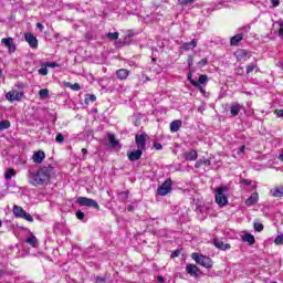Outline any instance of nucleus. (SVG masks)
Here are the masks:
<instances>
[{
	"instance_id": "58",
	"label": "nucleus",
	"mask_w": 283,
	"mask_h": 283,
	"mask_svg": "<svg viewBox=\"0 0 283 283\" xmlns=\"http://www.w3.org/2000/svg\"><path fill=\"white\" fill-rule=\"evenodd\" d=\"M126 34L130 36V39H134V36H136V33H134V31L132 30H129Z\"/></svg>"
},
{
	"instance_id": "40",
	"label": "nucleus",
	"mask_w": 283,
	"mask_h": 283,
	"mask_svg": "<svg viewBox=\"0 0 283 283\" xmlns=\"http://www.w3.org/2000/svg\"><path fill=\"white\" fill-rule=\"evenodd\" d=\"M276 25H279V36L282 39L283 38V21H277L275 22Z\"/></svg>"
},
{
	"instance_id": "20",
	"label": "nucleus",
	"mask_w": 283,
	"mask_h": 283,
	"mask_svg": "<svg viewBox=\"0 0 283 283\" xmlns=\"http://www.w3.org/2000/svg\"><path fill=\"white\" fill-rule=\"evenodd\" d=\"M242 242H248V244L250 247H252V244H255V237L251 233H245L241 237Z\"/></svg>"
},
{
	"instance_id": "10",
	"label": "nucleus",
	"mask_w": 283,
	"mask_h": 283,
	"mask_svg": "<svg viewBox=\"0 0 283 283\" xmlns=\"http://www.w3.org/2000/svg\"><path fill=\"white\" fill-rule=\"evenodd\" d=\"M24 39L29 43L30 48H39V40H36V36H34V34L25 33Z\"/></svg>"
},
{
	"instance_id": "50",
	"label": "nucleus",
	"mask_w": 283,
	"mask_h": 283,
	"mask_svg": "<svg viewBox=\"0 0 283 283\" xmlns=\"http://www.w3.org/2000/svg\"><path fill=\"white\" fill-rule=\"evenodd\" d=\"M46 64L48 67H59V63L56 62H44Z\"/></svg>"
},
{
	"instance_id": "30",
	"label": "nucleus",
	"mask_w": 283,
	"mask_h": 283,
	"mask_svg": "<svg viewBox=\"0 0 283 283\" xmlns=\"http://www.w3.org/2000/svg\"><path fill=\"white\" fill-rule=\"evenodd\" d=\"M128 198H129V191H122L117 196V200L119 202H127Z\"/></svg>"
},
{
	"instance_id": "33",
	"label": "nucleus",
	"mask_w": 283,
	"mask_h": 283,
	"mask_svg": "<svg viewBox=\"0 0 283 283\" xmlns=\"http://www.w3.org/2000/svg\"><path fill=\"white\" fill-rule=\"evenodd\" d=\"M118 36H120V33H118V32L106 33V39H108V41H118Z\"/></svg>"
},
{
	"instance_id": "16",
	"label": "nucleus",
	"mask_w": 283,
	"mask_h": 283,
	"mask_svg": "<svg viewBox=\"0 0 283 283\" xmlns=\"http://www.w3.org/2000/svg\"><path fill=\"white\" fill-rule=\"evenodd\" d=\"M249 32H251V24H245L238 29V34L241 35L242 39H248Z\"/></svg>"
},
{
	"instance_id": "42",
	"label": "nucleus",
	"mask_w": 283,
	"mask_h": 283,
	"mask_svg": "<svg viewBox=\"0 0 283 283\" xmlns=\"http://www.w3.org/2000/svg\"><path fill=\"white\" fill-rule=\"evenodd\" d=\"M23 220H27V222H34V218L31 217L30 213L24 212V214L22 216Z\"/></svg>"
},
{
	"instance_id": "41",
	"label": "nucleus",
	"mask_w": 283,
	"mask_h": 283,
	"mask_svg": "<svg viewBox=\"0 0 283 283\" xmlns=\"http://www.w3.org/2000/svg\"><path fill=\"white\" fill-rule=\"evenodd\" d=\"M66 85L67 87H71V90H73L74 92H78V90H81V84L78 83H75V84L67 83Z\"/></svg>"
},
{
	"instance_id": "53",
	"label": "nucleus",
	"mask_w": 283,
	"mask_h": 283,
	"mask_svg": "<svg viewBox=\"0 0 283 283\" xmlns=\"http://www.w3.org/2000/svg\"><path fill=\"white\" fill-rule=\"evenodd\" d=\"M154 147H155V149H157V151H160L163 149V144L154 143Z\"/></svg>"
},
{
	"instance_id": "3",
	"label": "nucleus",
	"mask_w": 283,
	"mask_h": 283,
	"mask_svg": "<svg viewBox=\"0 0 283 283\" xmlns=\"http://www.w3.org/2000/svg\"><path fill=\"white\" fill-rule=\"evenodd\" d=\"M191 258L197 262V264H200L205 269H211L213 266V261L207 255L192 253Z\"/></svg>"
},
{
	"instance_id": "47",
	"label": "nucleus",
	"mask_w": 283,
	"mask_h": 283,
	"mask_svg": "<svg viewBox=\"0 0 283 283\" xmlns=\"http://www.w3.org/2000/svg\"><path fill=\"white\" fill-rule=\"evenodd\" d=\"M76 218L77 220H84L85 219V213L81 210L76 211Z\"/></svg>"
},
{
	"instance_id": "12",
	"label": "nucleus",
	"mask_w": 283,
	"mask_h": 283,
	"mask_svg": "<svg viewBox=\"0 0 283 283\" xmlns=\"http://www.w3.org/2000/svg\"><path fill=\"white\" fill-rule=\"evenodd\" d=\"M260 201V195L258 192H253L244 202L245 207H253V205H258Z\"/></svg>"
},
{
	"instance_id": "11",
	"label": "nucleus",
	"mask_w": 283,
	"mask_h": 283,
	"mask_svg": "<svg viewBox=\"0 0 283 283\" xmlns=\"http://www.w3.org/2000/svg\"><path fill=\"white\" fill-rule=\"evenodd\" d=\"M127 156L130 163H136V160H140V158H143V149L137 148V150L128 153Z\"/></svg>"
},
{
	"instance_id": "22",
	"label": "nucleus",
	"mask_w": 283,
	"mask_h": 283,
	"mask_svg": "<svg viewBox=\"0 0 283 283\" xmlns=\"http://www.w3.org/2000/svg\"><path fill=\"white\" fill-rule=\"evenodd\" d=\"M116 76L119 78V81H125L127 80V76H129V70L120 69L116 71Z\"/></svg>"
},
{
	"instance_id": "21",
	"label": "nucleus",
	"mask_w": 283,
	"mask_h": 283,
	"mask_svg": "<svg viewBox=\"0 0 283 283\" xmlns=\"http://www.w3.org/2000/svg\"><path fill=\"white\" fill-rule=\"evenodd\" d=\"M44 159L45 153L43 150H39L33 155V163H38L40 165V163H43Z\"/></svg>"
},
{
	"instance_id": "34",
	"label": "nucleus",
	"mask_w": 283,
	"mask_h": 283,
	"mask_svg": "<svg viewBox=\"0 0 283 283\" xmlns=\"http://www.w3.org/2000/svg\"><path fill=\"white\" fill-rule=\"evenodd\" d=\"M196 0H177V3L181 6V8H187V6H193Z\"/></svg>"
},
{
	"instance_id": "1",
	"label": "nucleus",
	"mask_w": 283,
	"mask_h": 283,
	"mask_svg": "<svg viewBox=\"0 0 283 283\" xmlns=\"http://www.w3.org/2000/svg\"><path fill=\"white\" fill-rule=\"evenodd\" d=\"M52 176H54V167L52 166H44L35 172L29 171L28 174L29 182L34 187L50 182Z\"/></svg>"
},
{
	"instance_id": "44",
	"label": "nucleus",
	"mask_w": 283,
	"mask_h": 283,
	"mask_svg": "<svg viewBox=\"0 0 283 283\" xmlns=\"http://www.w3.org/2000/svg\"><path fill=\"white\" fill-rule=\"evenodd\" d=\"M207 63H209V60H207V57H203L201 59L199 62H198V67H205L207 65Z\"/></svg>"
},
{
	"instance_id": "46",
	"label": "nucleus",
	"mask_w": 283,
	"mask_h": 283,
	"mask_svg": "<svg viewBox=\"0 0 283 283\" xmlns=\"http://www.w3.org/2000/svg\"><path fill=\"white\" fill-rule=\"evenodd\" d=\"M55 142L56 143H64L65 142V137L63 136V134H57L55 137Z\"/></svg>"
},
{
	"instance_id": "36",
	"label": "nucleus",
	"mask_w": 283,
	"mask_h": 283,
	"mask_svg": "<svg viewBox=\"0 0 283 283\" xmlns=\"http://www.w3.org/2000/svg\"><path fill=\"white\" fill-rule=\"evenodd\" d=\"M3 129H10V120L0 122V132H3Z\"/></svg>"
},
{
	"instance_id": "56",
	"label": "nucleus",
	"mask_w": 283,
	"mask_h": 283,
	"mask_svg": "<svg viewBox=\"0 0 283 283\" xmlns=\"http://www.w3.org/2000/svg\"><path fill=\"white\" fill-rule=\"evenodd\" d=\"M244 151H247V146L243 145L240 147V150H238V154H244Z\"/></svg>"
},
{
	"instance_id": "15",
	"label": "nucleus",
	"mask_w": 283,
	"mask_h": 283,
	"mask_svg": "<svg viewBox=\"0 0 283 283\" xmlns=\"http://www.w3.org/2000/svg\"><path fill=\"white\" fill-rule=\"evenodd\" d=\"M242 105L238 102H234L230 105V114L231 116L235 117L240 112H242Z\"/></svg>"
},
{
	"instance_id": "48",
	"label": "nucleus",
	"mask_w": 283,
	"mask_h": 283,
	"mask_svg": "<svg viewBox=\"0 0 283 283\" xmlns=\"http://www.w3.org/2000/svg\"><path fill=\"white\" fill-rule=\"evenodd\" d=\"M133 40H134L133 38H130V36H128V35L126 34L125 38H124V43H125L126 45H130Z\"/></svg>"
},
{
	"instance_id": "2",
	"label": "nucleus",
	"mask_w": 283,
	"mask_h": 283,
	"mask_svg": "<svg viewBox=\"0 0 283 283\" xmlns=\"http://www.w3.org/2000/svg\"><path fill=\"white\" fill-rule=\"evenodd\" d=\"M229 191V187L221 186L214 191V200L219 207H227L229 205V197L227 192Z\"/></svg>"
},
{
	"instance_id": "64",
	"label": "nucleus",
	"mask_w": 283,
	"mask_h": 283,
	"mask_svg": "<svg viewBox=\"0 0 283 283\" xmlns=\"http://www.w3.org/2000/svg\"><path fill=\"white\" fill-rule=\"evenodd\" d=\"M277 66L281 67V70H283V62H279Z\"/></svg>"
},
{
	"instance_id": "52",
	"label": "nucleus",
	"mask_w": 283,
	"mask_h": 283,
	"mask_svg": "<svg viewBox=\"0 0 283 283\" xmlns=\"http://www.w3.org/2000/svg\"><path fill=\"white\" fill-rule=\"evenodd\" d=\"M272 8H277L280 6V0H270Z\"/></svg>"
},
{
	"instance_id": "18",
	"label": "nucleus",
	"mask_w": 283,
	"mask_h": 283,
	"mask_svg": "<svg viewBox=\"0 0 283 283\" xmlns=\"http://www.w3.org/2000/svg\"><path fill=\"white\" fill-rule=\"evenodd\" d=\"M180 127H182V120L175 119L170 123V132L171 134H176L177 132H180Z\"/></svg>"
},
{
	"instance_id": "5",
	"label": "nucleus",
	"mask_w": 283,
	"mask_h": 283,
	"mask_svg": "<svg viewBox=\"0 0 283 283\" xmlns=\"http://www.w3.org/2000/svg\"><path fill=\"white\" fill-rule=\"evenodd\" d=\"M147 138H149L147 133L135 135V145L137 146V149H142L143 151L147 149Z\"/></svg>"
},
{
	"instance_id": "23",
	"label": "nucleus",
	"mask_w": 283,
	"mask_h": 283,
	"mask_svg": "<svg viewBox=\"0 0 283 283\" xmlns=\"http://www.w3.org/2000/svg\"><path fill=\"white\" fill-rule=\"evenodd\" d=\"M108 143L113 149L116 147H120V142L116 139V136L114 134H108Z\"/></svg>"
},
{
	"instance_id": "59",
	"label": "nucleus",
	"mask_w": 283,
	"mask_h": 283,
	"mask_svg": "<svg viewBox=\"0 0 283 283\" xmlns=\"http://www.w3.org/2000/svg\"><path fill=\"white\" fill-rule=\"evenodd\" d=\"M276 116H277L279 118H283V109H279V111L276 112Z\"/></svg>"
},
{
	"instance_id": "25",
	"label": "nucleus",
	"mask_w": 283,
	"mask_h": 283,
	"mask_svg": "<svg viewBox=\"0 0 283 283\" xmlns=\"http://www.w3.org/2000/svg\"><path fill=\"white\" fill-rule=\"evenodd\" d=\"M241 41H244V38H242L241 35H239V33L238 34H235L234 36H232L231 39H230V45H232V46H238V45H240V42Z\"/></svg>"
},
{
	"instance_id": "31",
	"label": "nucleus",
	"mask_w": 283,
	"mask_h": 283,
	"mask_svg": "<svg viewBox=\"0 0 283 283\" xmlns=\"http://www.w3.org/2000/svg\"><path fill=\"white\" fill-rule=\"evenodd\" d=\"M49 72L50 71L48 70L45 62L42 63L41 67L38 70V74H40V76H48Z\"/></svg>"
},
{
	"instance_id": "35",
	"label": "nucleus",
	"mask_w": 283,
	"mask_h": 283,
	"mask_svg": "<svg viewBox=\"0 0 283 283\" xmlns=\"http://www.w3.org/2000/svg\"><path fill=\"white\" fill-rule=\"evenodd\" d=\"M95 101H96V95L87 94L84 99V103L85 105H90V103H94Z\"/></svg>"
},
{
	"instance_id": "45",
	"label": "nucleus",
	"mask_w": 283,
	"mask_h": 283,
	"mask_svg": "<svg viewBox=\"0 0 283 283\" xmlns=\"http://www.w3.org/2000/svg\"><path fill=\"white\" fill-rule=\"evenodd\" d=\"M274 243H275L276 245L283 244V234H279V235L275 238Z\"/></svg>"
},
{
	"instance_id": "28",
	"label": "nucleus",
	"mask_w": 283,
	"mask_h": 283,
	"mask_svg": "<svg viewBox=\"0 0 283 283\" xmlns=\"http://www.w3.org/2000/svg\"><path fill=\"white\" fill-rule=\"evenodd\" d=\"M24 213H25V210H23L21 206H13V214L15 216V218H22Z\"/></svg>"
},
{
	"instance_id": "27",
	"label": "nucleus",
	"mask_w": 283,
	"mask_h": 283,
	"mask_svg": "<svg viewBox=\"0 0 283 283\" xmlns=\"http://www.w3.org/2000/svg\"><path fill=\"white\" fill-rule=\"evenodd\" d=\"M197 46H198V40L193 39L190 42L184 43L182 49L184 50H193V48H197Z\"/></svg>"
},
{
	"instance_id": "19",
	"label": "nucleus",
	"mask_w": 283,
	"mask_h": 283,
	"mask_svg": "<svg viewBox=\"0 0 283 283\" xmlns=\"http://www.w3.org/2000/svg\"><path fill=\"white\" fill-rule=\"evenodd\" d=\"M237 57L239 61H249V59H251V53L247 50H240L237 53Z\"/></svg>"
},
{
	"instance_id": "54",
	"label": "nucleus",
	"mask_w": 283,
	"mask_h": 283,
	"mask_svg": "<svg viewBox=\"0 0 283 283\" xmlns=\"http://www.w3.org/2000/svg\"><path fill=\"white\" fill-rule=\"evenodd\" d=\"M180 255V250H175L172 253H171V255H170V258H178Z\"/></svg>"
},
{
	"instance_id": "17",
	"label": "nucleus",
	"mask_w": 283,
	"mask_h": 283,
	"mask_svg": "<svg viewBox=\"0 0 283 283\" xmlns=\"http://www.w3.org/2000/svg\"><path fill=\"white\" fill-rule=\"evenodd\" d=\"M240 185H243L244 187H250L248 191H255V189H258V185H255V182L250 179H241Z\"/></svg>"
},
{
	"instance_id": "7",
	"label": "nucleus",
	"mask_w": 283,
	"mask_h": 283,
	"mask_svg": "<svg viewBox=\"0 0 283 283\" xmlns=\"http://www.w3.org/2000/svg\"><path fill=\"white\" fill-rule=\"evenodd\" d=\"M2 45L8 49L9 54H14L17 52V44H14V39L3 38L1 40Z\"/></svg>"
},
{
	"instance_id": "29",
	"label": "nucleus",
	"mask_w": 283,
	"mask_h": 283,
	"mask_svg": "<svg viewBox=\"0 0 283 283\" xmlns=\"http://www.w3.org/2000/svg\"><path fill=\"white\" fill-rule=\"evenodd\" d=\"M253 70H256V72H260V69L258 67V62H256V61L250 63V64L245 67L247 74H251V72H253Z\"/></svg>"
},
{
	"instance_id": "32",
	"label": "nucleus",
	"mask_w": 283,
	"mask_h": 283,
	"mask_svg": "<svg viewBox=\"0 0 283 283\" xmlns=\"http://www.w3.org/2000/svg\"><path fill=\"white\" fill-rule=\"evenodd\" d=\"M12 176H17V171L12 168H9L4 172L6 180H12Z\"/></svg>"
},
{
	"instance_id": "13",
	"label": "nucleus",
	"mask_w": 283,
	"mask_h": 283,
	"mask_svg": "<svg viewBox=\"0 0 283 283\" xmlns=\"http://www.w3.org/2000/svg\"><path fill=\"white\" fill-rule=\"evenodd\" d=\"M213 244L220 251H229V249H231V244L224 243V241H222L220 239H214Z\"/></svg>"
},
{
	"instance_id": "57",
	"label": "nucleus",
	"mask_w": 283,
	"mask_h": 283,
	"mask_svg": "<svg viewBox=\"0 0 283 283\" xmlns=\"http://www.w3.org/2000/svg\"><path fill=\"white\" fill-rule=\"evenodd\" d=\"M36 28H38V30H39L40 32H43V29H44L45 27H43L42 23L38 22V23H36Z\"/></svg>"
},
{
	"instance_id": "49",
	"label": "nucleus",
	"mask_w": 283,
	"mask_h": 283,
	"mask_svg": "<svg viewBox=\"0 0 283 283\" xmlns=\"http://www.w3.org/2000/svg\"><path fill=\"white\" fill-rule=\"evenodd\" d=\"M106 282H107V280L103 276H96L95 277V283H106Z\"/></svg>"
},
{
	"instance_id": "37",
	"label": "nucleus",
	"mask_w": 283,
	"mask_h": 283,
	"mask_svg": "<svg viewBox=\"0 0 283 283\" xmlns=\"http://www.w3.org/2000/svg\"><path fill=\"white\" fill-rule=\"evenodd\" d=\"M207 81H209V77L207 75H200L199 80L197 81L198 86L195 87H200V85H203V83H207Z\"/></svg>"
},
{
	"instance_id": "62",
	"label": "nucleus",
	"mask_w": 283,
	"mask_h": 283,
	"mask_svg": "<svg viewBox=\"0 0 283 283\" xmlns=\"http://www.w3.org/2000/svg\"><path fill=\"white\" fill-rule=\"evenodd\" d=\"M237 74H240V76H242V74H244V69H237Z\"/></svg>"
},
{
	"instance_id": "6",
	"label": "nucleus",
	"mask_w": 283,
	"mask_h": 283,
	"mask_svg": "<svg viewBox=\"0 0 283 283\" xmlns=\"http://www.w3.org/2000/svg\"><path fill=\"white\" fill-rule=\"evenodd\" d=\"M77 205H80V207H93V209L97 210L101 209V206L98 202H96V200L90 199L87 197H78Z\"/></svg>"
},
{
	"instance_id": "63",
	"label": "nucleus",
	"mask_w": 283,
	"mask_h": 283,
	"mask_svg": "<svg viewBox=\"0 0 283 283\" xmlns=\"http://www.w3.org/2000/svg\"><path fill=\"white\" fill-rule=\"evenodd\" d=\"M127 211H129V212L134 211V206L129 205V206L127 207Z\"/></svg>"
},
{
	"instance_id": "61",
	"label": "nucleus",
	"mask_w": 283,
	"mask_h": 283,
	"mask_svg": "<svg viewBox=\"0 0 283 283\" xmlns=\"http://www.w3.org/2000/svg\"><path fill=\"white\" fill-rule=\"evenodd\" d=\"M157 282L159 283H165V277L164 276H157Z\"/></svg>"
},
{
	"instance_id": "60",
	"label": "nucleus",
	"mask_w": 283,
	"mask_h": 283,
	"mask_svg": "<svg viewBox=\"0 0 283 283\" xmlns=\"http://www.w3.org/2000/svg\"><path fill=\"white\" fill-rule=\"evenodd\" d=\"M202 165H211V160L209 159H201Z\"/></svg>"
},
{
	"instance_id": "55",
	"label": "nucleus",
	"mask_w": 283,
	"mask_h": 283,
	"mask_svg": "<svg viewBox=\"0 0 283 283\" xmlns=\"http://www.w3.org/2000/svg\"><path fill=\"white\" fill-rule=\"evenodd\" d=\"M200 167H202V160L196 161L195 168H196V169H200Z\"/></svg>"
},
{
	"instance_id": "51",
	"label": "nucleus",
	"mask_w": 283,
	"mask_h": 283,
	"mask_svg": "<svg viewBox=\"0 0 283 283\" xmlns=\"http://www.w3.org/2000/svg\"><path fill=\"white\" fill-rule=\"evenodd\" d=\"M115 45H116V48H125V45H127V44L125 43V40H123V41H116Z\"/></svg>"
},
{
	"instance_id": "9",
	"label": "nucleus",
	"mask_w": 283,
	"mask_h": 283,
	"mask_svg": "<svg viewBox=\"0 0 283 283\" xmlns=\"http://www.w3.org/2000/svg\"><path fill=\"white\" fill-rule=\"evenodd\" d=\"M182 158L188 161L198 160V151L196 149H189L182 154Z\"/></svg>"
},
{
	"instance_id": "24",
	"label": "nucleus",
	"mask_w": 283,
	"mask_h": 283,
	"mask_svg": "<svg viewBox=\"0 0 283 283\" xmlns=\"http://www.w3.org/2000/svg\"><path fill=\"white\" fill-rule=\"evenodd\" d=\"M271 196L273 198H282L283 197V187L273 188L270 190Z\"/></svg>"
},
{
	"instance_id": "26",
	"label": "nucleus",
	"mask_w": 283,
	"mask_h": 283,
	"mask_svg": "<svg viewBox=\"0 0 283 283\" xmlns=\"http://www.w3.org/2000/svg\"><path fill=\"white\" fill-rule=\"evenodd\" d=\"M25 242L27 244H30V247H33V249H36V247H39V240L34 235L27 238Z\"/></svg>"
},
{
	"instance_id": "4",
	"label": "nucleus",
	"mask_w": 283,
	"mask_h": 283,
	"mask_svg": "<svg viewBox=\"0 0 283 283\" xmlns=\"http://www.w3.org/2000/svg\"><path fill=\"white\" fill-rule=\"evenodd\" d=\"M174 186V181L171 179H166L158 188L157 196H167L171 193V187Z\"/></svg>"
},
{
	"instance_id": "43",
	"label": "nucleus",
	"mask_w": 283,
	"mask_h": 283,
	"mask_svg": "<svg viewBox=\"0 0 283 283\" xmlns=\"http://www.w3.org/2000/svg\"><path fill=\"white\" fill-rule=\"evenodd\" d=\"M254 231H258V233H260L261 231H264V224L254 223Z\"/></svg>"
},
{
	"instance_id": "39",
	"label": "nucleus",
	"mask_w": 283,
	"mask_h": 283,
	"mask_svg": "<svg viewBox=\"0 0 283 283\" xmlns=\"http://www.w3.org/2000/svg\"><path fill=\"white\" fill-rule=\"evenodd\" d=\"M39 96L42 98H48L50 96V90L48 88H42L39 91Z\"/></svg>"
},
{
	"instance_id": "38",
	"label": "nucleus",
	"mask_w": 283,
	"mask_h": 283,
	"mask_svg": "<svg viewBox=\"0 0 283 283\" xmlns=\"http://www.w3.org/2000/svg\"><path fill=\"white\" fill-rule=\"evenodd\" d=\"M188 81L193 87H198L199 84L193 80V73L191 71L188 73Z\"/></svg>"
},
{
	"instance_id": "14",
	"label": "nucleus",
	"mask_w": 283,
	"mask_h": 283,
	"mask_svg": "<svg viewBox=\"0 0 283 283\" xmlns=\"http://www.w3.org/2000/svg\"><path fill=\"white\" fill-rule=\"evenodd\" d=\"M186 272L188 275H191V277H198V273H200V269L196 264H187Z\"/></svg>"
},
{
	"instance_id": "8",
	"label": "nucleus",
	"mask_w": 283,
	"mask_h": 283,
	"mask_svg": "<svg viewBox=\"0 0 283 283\" xmlns=\"http://www.w3.org/2000/svg\"><path fill=\"white\" fill-rule=\"evenodd\" d=\"M6 98L7 101H9V103H14V101H21V98H23V92L21 91H10L6 94Z\"/></svg>"
}]
</instances>
